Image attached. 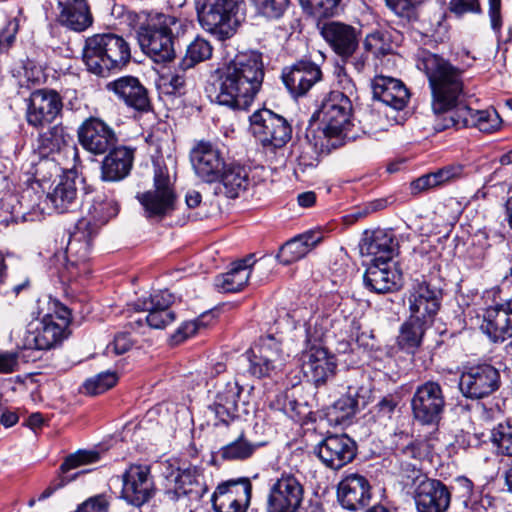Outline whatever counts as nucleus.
I'll list each match as a JSON object with an SVG mask.
<instances>
[{
	"label": "nucleus",
	"mask_w": 512,
	"mask_h": 512,
	"mask_svg": "<svg viewBox=\"0 0 512 512\" xmlns=\"http://www.w3.org/2000/svg\"><path fill=\"white\" fill-rule=\"evenodd\" d=\"M263 79L261 53H239L228 65L216 71L210 97L233 110H247L259 92Z\"/></svg>",
	"instance_id": "f257e3e1"
},
{
	"label": "nucleus",
	"mask_w": 512,
	"mask_h": 512,
	"mask_svg": "<svg viewBox=\"0 0 512 512\" xmlns=\"http://www.w3.org/2000/svg\"><path fill=\"white\" fill-rule=\"evenodd\" d=\"M432 93V110L444 113L452 109L464 96L462 71L436 54L422 60Z\"/></svg>",
	"instance_id": "f03ea898"
},
{
	"label": "nucleus",
	"mask_w": 512,
	"mask_h": 512,
	"mask_svg": "<svg viewBox=\"0 0 512 512\" xmlns=\"http://www.w3.org/2000/svg\"><path fill=\"white\" fill-rule=\"evenodd\" d=\"M187 28L182 20L160 14L139 27L138 42L154 62H169L175 57V41L185 34Z\"/></svg>",
	"instance_id": "7ed1b4c3"
},
{
	"label": "nucleus",
	"mask_w": 512,
	"mask_h": 512,
	"mask_svg": "<svg viewBox=\"0 0 512 512\" xmlns=\"http://www.w3.org/2000/svg\"><path fill=\"white\" fill-rule=\"evenodd\" d=\"M131 59L129 43L115 33H98L85 40L83 61L87 70L97 76L121 69Z\"/></svg>",
	"instance_id": "20e7f679"
},
{
	"label": "nucleus",
	"mask_w": 512,
	"mask_h": 512,
	"mask_svg": "<svg viewBox=\"0 0 512 512\" xmlns=\"http://www.w3.org/2000/svg\"><path fill=\"white\" fill-rule=\"evenodd\" d=\"M88 222L78 221L71 233L64 252L55 253L51 263L62 283L77 280L88 275V260L93 239L97 236L88 230Z\"/></svg>",
	"instance_id": "39448f33"
},
{
	"label": "nucleus",
	"mask_w": 512,
	"mask_h": 512,
	"mask_svg": "<svg viewBox=\"0 0 512 512\" xmlns=\"http://www.w3.org/2000/svg\"><path fill=\"white\" fill-rule=\"evenodd\" d=\"M327 327L319 319H310L306 327L307 349L303 352V371L305 376L316 387L325 385L335 376L337 363L335 356L326 348L320 346Z\"/></svg>",
	"instance_id": "423d86ee"
},
{
	"label": "nucleus",
	"mask_w": 512,
	"mask_h": 512,
	"mask_svg": "<svg viewBox=\"0 0 512 512\" xmlns=\"http://www.w3.org/2000/svg\"><path fill=\"white\" fill-rule=\"evenodd\" d=\"M200 26L219 39L230 38L240 24L244 0H194Z\"/></svg>",
	"instance_id": "0eeeda50"
},
{
	"label": "nucleus",
	"mask_w": 512,
	"mask_h": 512,
	"mask_svg": "<svg viewBox=\"0 0 512 512\" xmlns=\"http://www.w3.org/2000/svg\"><path fill=\"white\" fill-rule=\"evenodd\" d=\"M323 127L316 130L324 138L346 137L353 126V105L350 98L340 91L329 92L313 115Z\"/></svg>",
	"instance_id": "6e6552de"
},
{
	"label": "nucleus",
	"mask_w": 512,
	"mask_h": 512,
	"mask_svg": "<svg viewBox=\"0 0 512 512\" xmlns=\"http://www.w3.org/2000/svg\"><path fill=\"white\" fill-rule=\"evenodd\" d=\"M70 311L61 306L54 314H46L39 322L30 323L23 337V348L47 350L67 337Z\"/></svg>",
	"instance_id": "1a4fd4ad"
},
{
	"label": "nucleus",
	"mask_w": 512,
	"mask_h": 512,
	"mask_svg": "<svg viewBox=\"0 0 512 512\" xmlns=\"http://www.w3.org/2000/svg\"><path fill=\"white\" fill-rule=\"evenodd\" d=\"M136 199L144 209L147 218L162 219L175 209L177 195L168 169L156 165L153 188L138 193Z\"/></svg>",
	"instance_id": "9d476101"
},
{
	"label": "nucleus",
	"mask_w": 512,
	"mask_h": 512,
	"mask_svg": "<svg viewBox=\"0 0 512 512\" xmlns=\"http://www.w3.org/2000/svg\"><path fill=\"white\" fill-rule=\"evenodd\" d=\"M249 130L265 148L278 149L292 137V127L281 115L270 109L256 110L249 116Z\"/></svg>",
	"instance_id": "9b49d317"
},
{
	"label": "nucleus",
	"mask_w": 512,
	"mask_h": 512,
	"mask_svg": "<svg viewBox=\"0 0 512 512\" xmlns=\"http://www.w3.org/2000/svg\"><path fill=\"white\" fill-rule=\"evenodd\" d=\"M412 415L423 425L437 424L444 412L446 400L439 382L428 380L418 385L410 401Z\"/></svg>",
	"instance_id": "f8f14e48"
},
{
	"label": "nucleus",
	"mask_w": 512,
	"mask_h": 512,
	"mask_svg": "<svg viewBox=\"0 0 512 512\" xmlns=\"http://www.w3.org/2000/svg\"><path fill=\"white\" fill-rule=\"evenodd\" d=\"M304 499V486L293 473L283 472L269 487L267 512H298Z\"/></svg>",
	"instance_id": "ddd939ff"
},
{
	"label": "nucleus",
	"mask_w": 512,
	"mask_h": 512,
	"mask_svg": "<svg viewBox=\"0 0 512 512\" xmlns=\"http://www.w3.org/2000/svg\"><path fill=\"white\" fill-rule=\"evenodd\" d=\"M500 373L493 365L483 363L469 367L459 380L463 396L472 400L483 399L500 387Z\"/></svg>",
	"instance_id": "4468645a"
},
{
	"label": "nucleus",
	"mask_w": 512,
	"mask_h": 512,
	"mask_svg": "<svg viewBox=\"0 0 512 512\" xmlns=\"http://www.w3.org/2000/svg\"><path fill=\"white\" fill-rule=\"evenodd\" d=\"M190 162L197 177L209 184L219 180L220 172L227 163L219 145L206 140L194 144L190 151Z\"/></svg>",
	"instance_id": "2eb2a0df"
},
{
	"label": "nucleus",
	"mask_w": 512,
	"mask_h": 512,
	"mask_svg": "<svg viewBox=\"0 0 512 512\" xmlns=\"http://www.w3.org/2000/svg\"><path fill=\"white\" fill-rule=\"evenodd\" d=\"M122 497L132 505L141 506L155 494L154 480L147 465H130L122 475Z\"/></svg>",
	"instance_id": "dca6fc26"
},
{
	"label": "nucleus",
	"mask_w": 512,
	"mask_h": 512,
	"mask_svg": "<svg viewBox=\"0 0 512 512\" xmlns=\"http://www.w3.org/2000/svg\"><path fill=\"white\" fill-rule=\"evenodd\" d=\"M320 461L332 470H339L352 462L357 453V445L346 434L326 436L316 447Z\"/></svg>",
	"instance_id": "f3484780"
},
{
	"label": "nucleus",
	"mask_w": 512,
	"mask_h": 512,
	"mask_svg": "<svg viewBox=\"0 0 512 512\" xmlns=\"http://www.w3.org/2000/svg\"><path fill=\"white\" fill-rule=\"evenodd\" d=\"M63 101L59 93L51 89H38L31 93L26 118L29 125L42 127L53 122L62 112Z\"/></svg>",
	"instance_id": "a211bd4d"
},
{
	"label": "nucleus",
	"mask_w": 512,
	"mask_h": 512,
	"mask_svg": "<svg viewBox=\"0 0 512 512\" xmlns=\"http://www.w3.org/2000/svg\"><path fill=\"white\" fill-rule=\"evenodd\" d=\"M80 145L88 152L100 155L118 141L114 129L98 117L87 118L77 130Z\"/></svg>",
	"instance_id": "6ab92c4d"
},
{
	"label": "nucleus",
	"mask_w": 512,
	"mask_h": 512,
	"mask_svg": "<svg viewBox=\"0 0 512 512\" xmlns=\"http://www.w3.org/2000/svg\"><path fill=\"white\" fill-rule=\"evenodd\" d=\"M251 493L252 484L246 478L221 483L212 496L213 507L217 512H245Z\"/></svg>",
	"instance_id": "aec40b11"
},
{
	"label": "nucleus",
	"mask_w": 512,
	"mask_h": 512,
	"mask_svg": "<svg viewBox=\"0 0 512 512\" xmlns=\"http://www.w3.org/2000/svg\"><path fill=\"white\" fill-rule=\"evenodd\" d=\"M481 331L493 343H502L512 337V300L488 305L482 309Z\"/></svg>",
	"instance_id": "412c9836"
},
{
	"label": "nucleus",
	"mask_w": 512,
	"mask_h": 512,
	"mask_svg": "<svg viewBox=\"0 0 512 512\" xmlns=\"http://www.w3.org/2000/svg\"><path fill=\"white\" fill-rule=\"evenodd\" d=\"M116 98L127 108L138 113L149 112L152 108L147 88L134 76H122L106 85Z\"/></svg>",
	"instance_id": "4be33fe9"
},
{
	"label": "nucleus",
	"mask_w": 512,
	"mask_h": 512,
	"mask_svg": "<svg viewBox=\"0 0 512 512\" xmlns=\"http://www.w3.org/2000/svg\"><path fill=\"white\" fill-rule=\"evenodd\" d=\"M319 65L310 60H300L282 71V81L293 98L305 96L322 80Z\"/></svg>",
	"instance_id": "5701e85b"
},
{
	"label": "nucleus",
	"mask_w": 512,
	"mask_h": 512,
	"mask_svg": "<svg viewBox=\"0 0 512 512\" xmlns=\"http://www.w3.org/2000/svg\"><path fill=\"white\" fill-rule=\"evenodd\" d=\"M371 497V485L364 475L347 474L337 485V500L348 511L363 509L369 504Z\"/></svg>",
	"instance_id": "b1692460"
},
{
	"label": "nucleus",
	"mask_w": 512,
	"mask_h": 512,
	"mask_svg": "<svg viewBox=\"0 0 512 512\" xmlns=\"http://www.w3.org/2000/svg\"><path fill=\"white\" fill-rule=\"evenodd\" d=\"M442 293L426 281L416 282L409 292L410 316L424 323H432L440 308Z\"/></svg>",
	"instance_id": "393cba45"
},
{
	"label": "nucleus",
	"mask_w": 512,
	"mask_h": 512,
	"mask_svg": "<svg viewBox=\"0 0 512 512\" xmlns=\"http://www.w3.org/2000/svg\"><path fill=\"white\" fill-rule=\"evenodd\" d=\"M452 493L448 486L438 479L426 478L415 490V504L418 512H447Z\"/></svg>",
	"instance_id": "a878e982"
},
{
	"label": "nucleus",
	"mask_w": 512,
	"mask_h": 512,
	"mask_svg": "<svg viewBox=\"0 0 512 512\" xmlns=\"http://www.w3.org/2000/svg\"><path fill=\"white\" fill-rule=\"evenodd\" d=\"M206 492L203 476L196 467L178 469L166 478L165 494L170 500H178L182 496L199 498Z\"/></svg>",
	"instance_id": "bb28decb"
},
{
	"label": "nucleus",
	"mask_w": 512,
	"mask_h": 512,
	"mask_svg": "<svg viewBox=\"0 0 512 512\" xmlns=\"http://www.w3.org/2000/svg\"><path fill=\"white\" fill-rule=\"evenodd\" d=\"M397 248L395 235L388 229L365 231L360 243L361 254L371 257L370 263L392 261Z\"/></svg>",
	"instance_id": "cd10ccee"
},
{
	"label": "nucleus",
	"mask_w": 512,
	"mask_h": 512,
	"mask_svg": "<svg viewBox=\"0 0 512 512\" xmlns=\"http://www.w3.org/2000/svg\"><path fill=\"white\" fill-rule=\"evenodd\" d=\"M321 34L343 60L352 57L358 48V31L351 25L337 21L328 22L322 27Z\"/></svg>",
	"instance_id": "c85d7f7f"
},
{
	"label": "nucleus",
	"mask_w": 512,
	"mask_h": 512,
	"mask_svg": "<svg viewBox=\"0 0 512 512\" xmlns=\"http://www.w3.org/2000/svg\"><path fill=\"white\" fill-rule=\"evenodd\" d=\"M101 162L100 178L106 182H118L131 172L135 158V149L131 146H114Z\"/></svg>",
	"instance_id": "c756f323"
},
{
	"label": "nucleus",
	"mask_w": 512,
	"mask_h": 512,
	"mask_svg": "<svg viewBox=\"0 0 512 512\" xmlns=\"http://www.w3.org/2000/svg\"><path fill=\"white\" fill-rule=\"evenodd\" d=\"M400 281L401 274L392 261L369 263L363 277L365 287L378 294L397 291Z\"/></svg>",
	"instance_id": "7c9ffc66"
},
{
	"label": "nucleus",
	"mask_w": 512,
	"mask_h": 512,
	"mask_svg": "<svg viewBox=\"0 0 512 512\" xmlns=\"http://www.w3.org/2000/svg\"><path fill=\"white\" fill-rule=\"evenodd\" d=\"M60 25L75 32H83L93 24V15L87 0H57Z\"/></svg>",
	"instance_id": "2f4dec72"
},
{
	"label": "nucleus",
	"mask_w": 512,
	"mask_h": 512,
	"mask_svg": "<svg viewBox=\"0 0 512 512\" xmlns=\"http://www.w3.org/2000/svg\"><path fill=\"white\" fill-rule=\"evenodd\" d=\"M242 387L236 381H229L221 388L215 397L213 404L209 409L215 414V417L226 426L239 423L236 421L238 402Z\"/></svg>",
	"instance_id": "473e14b6"
},
{
	"label": "nucleus",
	"mask_w": 512,
	"mask_h": 512,
	"mask_svg": "<svg viewBox=\"0 0 512 512\" xmlns=\"http://www.w3.org/2000/svg\"><path fill=\"white\" fill-rule=\"evenodd\" d=\"M373 97L396 110L403 109L409 99L404 83L387 76H376L372 81Z\"/></svg>",
	"instance_id": "72a5a7b5"
},
{
	"label": "nucleus",
	"mask_w": 512,
	"mask_h": 512,
	"mask_svg": "<svg viewBox=\"0 0 512 512\" xmlns=\"http://www.w3.org/2000/svg\"><path fill=\"white\" fill-rule=\"evenodd\" d=\"M255 262L254 255L252 254L233 262L229 271L215 278L214 285L216 289L223 293L241 291L248 283L251 268Z\"/></svg>",
	"instance_id": "f704fd0d"
},
{
	"label": "nucleus",
	"mask_w": 512,
	"mask_h": 512,
	"mask_svg": "<svg viewBox=\"0 0 512 512\" xmlns=\"http://www.w3.org/2000/svg\"><path fill=\"white\" fill-rule=\"evenodd\" d=\"M323 240L320 231L310 230L287 241L277 254L278 260L289 265L305 257Z\"/></svg>",
	"instance_id": "c9c22d12"
},
{
	"label": "nucleus",
	"mask_w": 512,
	"mask_h": 512,
	"mask_svg": "<svg viewBox=\"0 0 512 512\" xmlns=\"http://www.w3.org/2000/svg\"><path fill=\"white\" fill-rule=\"evenodd\" d=\"M48 208L57 213L73 211L78 206L77 187L75 179L62 176L52 192L46 195Z\"/></svg>",
	"instance_id": "e433bc0d"
},
{
	"label": "nucleus",
	"mask_w": 512,
	"mask_h": 512,
	"mask_svg": "<svg viewBox=\"0 0 512 512\" xmlns=\"http://www.w3.org/2000/svg\"><path fill=\"white\" fill-rule=\"evenodd\" d=\"M239 424L231 425L235 432L234 439L217 451V456L223 461H245L251 458L261 446L258 443L249 441Z\"/></svg>",
	"instance_id": "4c0bfd02"
},
{
	"label": "nucleus",
	"mask_w": 512,
	"mask_h": 512,
	"mask_svg": "<svg viewBox=\"0 0 512 512\" xmlns=\"http://www.w3.org/2000/svg\"><path fill=\"white\" fill-rule=\"evenodd\" d=\"M118 205L113 199L97 197L90 205L87 215L79 221L88 222L87 229L98 234L102 226L118 214Z\"/></svg>",
	"instance_id": "58836bf2"
},
{
	"label": "nucleus",
	"mask_w": 512,
	"mask_h": 512,
	"mask_svg": "<svg viewBox=\"0 0 512 512\" xmlns=\"http://www.w3.org/2000/svg\"><path fill=\"white\" fill-rule=\"evenodd\" d=\"M220 182L228 198H236L244 192L249 185V175L246 168L236 162H227L221 172Z\"/></svg>",
	"instance_id": "ea45409f"
},
{
	"label": "nucleus",
	"mask_w": 512,
	"mask_h": 512,
	"mask_svg": "<svg viewBox=\"0 0 512 512\" xmlns=\"http://www.w3.org/2000/svg\"><path fill=\"white\" fill-rule=\"evenodd\" d=\"M72 137L62 125H54L38 137V151L43 157L70 147Z\"/></svg>",
	"instance_id": "a19ab883"
},
{
	"label": "nucleus",
	"mask_w": 512,
	"mask_h": 512,
	"mask_svg": "<svg viewBox=\"0 0 512 512\" xmlns=\"http://www.w3.org/2000/svg\"><path fill=\"white\" fill-rule=\"evenodd\" d=\"M427 325V323L410 316L400 327L397 336L398 347L407 353H415L421 345Z\"/></svg>",
	"instance_id": "79ce46f5"
},
{
	"label": "nucleus",
	"mask_w": 512,
	"mask_h": 512,
	"mask_svg": "<svg viewBox=\"0 0 512 512\" xmlns=\"http://www.w3.org/2000/svg\"><path fill=\"white\" fill-rule=\"evenodd\" d=\"M308 146L303 147L297 157L298 165L303 169L314 167L318 164V157L321 152H328L332 147L324 143V137L316 132V129L310 127L305 136Z\"/></svg>",
	"instance_id": "37998d69"
},
{
	"label": "nucleus",
	"mask_w": 512,
	"mask_h": 512,
	"mask_svg": "<svg viewBox=\"0 0 512 512\" xmlns=\"http://www.w3.org/2000/svg\"><path fill=\"white\" fill-rule=\"evenodd\" d=\"M252 348L259 352L260 360L264 359L270 362L277 370L283 368L286 357H288L283 352L281 342L273 335L261 337Z\"/></svg>",
	"instance_id": "c03bdc74"
},
{
	"label": "nucleus",
	"mask_w": 512,
	"mask_h": 512,
	"mask_svg": "<svg viewBox=\"0 0 512 512\" xmlns=\"http://www.w3.org/2000/svg\"><path fill=\"white\" fill-rule=\"evenodd\" d=\"M174 301L173 295L167 290H159L151 293L149 296L138 298L132 306L136 311H143L150 314L152 312L170 310Z\"/></svg>",
	"instance_id": "a18cd8bd"
},
{
	"label": "nucleus",
	"mask_w": 512,
	"mask_h": 512,
	"mask_svg": "<svg viewBox=\"0 0 512 512\" xmlns=\"http://www.w3.org/2000/svg\"><path fill=\"white\" fill-rule=\"evenodd\" d=\"M211 55L212 46L209 41L197 37L187 46L186 54L180 62V67L183 70L192 68L196 64L209 59Z\"/></svg>",
	"instance_id": "49530a36"
},
{
	"label": "nucleus",
	"mask_w": 512,
	"mask_h": 512,
	"mask_svg": "<svg viewBox=\"0 0 512 512\" xmlns=\"http://www.w3.org/2000/svg\"><path fill=\"white\" fill-rule=\"evenodd\" d=\"M358 409V399L350 393L343 395L335 401L330 408V415H335L338 423H343L355 415Z\"/></svg>",
	"instance_id": "de8ad7c7"
},
{
	"label": "nucleus",
	"mask_w": 512,
	"mask_h": 512,
	"mask_svg": "<svg viewBox=\"0 0 512 512\" xmlns=\"http://www.w3.org/2000/svg\"><path fill=\"white\" fill-rule=\"evenodd\" d=\"M364 48L376 57L389 54L392 51V43L387 33L374 31L368 34L364 40Z\"/></svg>",
	"instance_id": "09e8293b"
},
{
	"label": "nucleus",
	"mask_w": 512,
	"mask_h": 512,
	"mask_svg": "<svg viewBox=\"0 0 512 512\" xmlns=\"http://www.w3.org/2000/svg\"><path fill=\"white\" fill-rule=\"evenodd\" d=\"M449 123L445 128L455 127L456 129L472 127L474 122V113L476 110L468 105L462 104V100L450 109Z\"/></svg>",
	"instance_id": "8fccbe9b"
},
{
	"label": "nucleus",
	"mask_w": 512,
	"mask_h": 512,
	"mask_svg": "<svg viewBox=\"0 0 512 512\" xmlns=\"http://www.w3.org/2000/svg\"><path fill=\"white\" fill-rule=\"evenodd\" d=\"M176 319L175 312L173 310H164L158 312H152L147 314L143 319L139 318L134 323H130V326L135 329L139 328L145 322L152 329H165L171 325Z\"/></svg>",
	"instance_id": "3c124183"
},
{
	"label": "nucleus",
	"mask_w": 512,
	"mask_h": 512,
	"mask_svg": "<svg viewBox=\"0 0 512 512\" xmlns=\"http://www.w3.org/2000/svg\"><path fill=\"white\" fill-rule=\"evenodd\" d=\"M474 122L472 127L485 133L498 131L502 125V119L494 109L476 110L474 113Z\"/></svg>",
	"instance_id": "603ef678"
},
{
	"label": "nucleus",
	"mask_w": 512,
	"mask_h": 512,
	"mask_svg": "<svg viewBox=\"0 0 512 512\" xmlns=\"http://www.w3.org/2000/svg\"><path fill=\"white\" fill-rule=\"evenodd\" d=\"M491 439L499 453L512 456V422L499 423L492 430Z\"/></svg>",
	"instance_id": "864d4df0"
},
{
	"label": "nucleus",
	"mask_w": 512,
	"mask_h": 512,
	"mask_svg": "<svg viewBox=\"0 0 512 512\" xmlns=\"http://www.w3.org/2000/svg\"><path fill=\"white\" fill-rule=\"evenodd\" d=\"M289 0H252L257 13L268 19L281 18L289 7Z\"/></svg>",
	"instance_id": "5fc2aeb1"
},
{
	"label": "nucleus",
	"mask_w": 512,
	"mask_h": 512,
	"mask_svg": "<svg viewBox=\"0 0 512 512\" xmlns=\"http://www.w3.org/2000/svg\"><path fill=\"white\" fill-rule=\"evenodd\" d=\"M117 380V375L114 372H102L93 378L87 379L84 383V389L90 395H98L112 388Z\"/></svg>",
	"instance_id": "6e6d98bb"
},
{
	"label": "nucleus",
	"mask_w": 512,
	"mask_h": 512,
	"mask_svg": "<svg viewBox=\"0 0 512 512\" xmlns=\"http://www.w3.org/2000/svg\"><path fill=\"white\" fill-rule=\"evenodd\" d=\"M249 361L248 372L257 378L270 377L273 373L278 371L274 365L266 360H260L259 352L252 347L246 352Z\"/></svg>",
	"instance_id": "4d7b16f0"
},
{
	"label": "nucleus",
	"mask_w": 512,
	"mask_h": 512,
	"mask_svg": "<svg viewBox=\"0 0 512 512\" xmlns=\"http://www.w3.org/2000/svg\"><path fill=\"white\" fill-rule=\"evenodd\" d=\"M100 454L96 451H78L66 457L65 461L61 464L60 470L62 473H67L71 469H75L81 465L97 462Z\"/></svg>",
	"instance_id": "13d9d810"
},
{
	"label": "nucleus",
	"mask_w": 512,
	"mask_h": 512,
	"mask_svg": "<svg viewBox=\"0 0 512 512\" xmlns=\"http://www.w3.org/2000/svg\"><path fill=\"white\" fill-rule=\"evenodd\" d=\"M300 3L319 17H329L337 13L340 0H300Z\"/></svg>",
	"instance_id": "bf43d9fd"
},
{
	"label": "nucleus",
	"mask_w": 512,
	"mask_h": 512,
	"mask_svg": "<svg viewBox=\"0 0 512 512\" xmlns=\"http://www.w3.org/2000/svg\"><path fill=\"white\" fill-rule=\"evenodd\" d=\"M400 399L398 396L389 394L384 396L374 407V416L378 420L391 419L394 415Z\"/></svg>",
	"instance_id": "052dcab7"
},
{
	"label": "nucleus",
	"mask_w": 512,
	"mask_h": 512,
	"mask_svg": "<svg viewBox=\"0 0 512 512\" xmlns=\"http://www.w3.org/2000/svg\"><path fill=\"white\" fill-rule=\"evenodd\" d=\"M19 24L17 19H10L1 29L0 34V50L8 49L14 42L18 32Z\"/></svg>",
	"instance_id": "680f3d73"
},
{
	"label": "nucleus",
	"mask_w": 512,
	"mask_h": 512,
	"mask_svg": "<svg viewBox=\"0 0 512 512\" xmlns=\"http://www.w3.org/2000/svg\"><path fill=\"white\" fill-rule=\"evenodd\" d=\"M108 506L104 495H96L82 503L76 512H107Z\"/></svg>",
	"instance_id": "e2e57ef3"
},
{
	"label": "nucleus",
	"mask_w": 512,
	"mask_h": 512,
	"mask_svg": "<svg viewBox=\"0 0 512 512\" xmlns=\"http://www.w3.org/2000/svg\"><path fill=\"white\" fill-rule=\"evenodd\" d=\"M451 12L462 15L464 13H479L481 7L479 0H451L450 1Z\"/></svg>",
	"instance_id": "0e129e2a"
},
{
	"label": "nucleus",
	"mask_w": 512,
	"mask_h": 512,
	"mask_svg": "<svg viewBox=\"0 0 512 512\" xmlns=\"http://www.w3.org/2000/svg\"><path fill=\"white\" fill-rule=\"evenodd\" d=\"M436 186L437 181L435 180V176H433V173H429L412 181L410 190L413 195H416Z\"/></svg>",
	"instance_id": "69168bd1"
},
{
	"label": "nucleus",
	"mask_w": 512,
	"mask_h": 512,
	"mask_svg": "<svg viewBox=\"0 0 512 512\" xmlns=\"http://www.w3.org/2000/svg\"><path fill=\"white\" fill-rule=\"evenodd\" d=\"M18 355L14 352H0V373L8 374L17 370Z\"/></svg>",
	"instance_id": "338daca9"
},
{
	"label": "nucleus",
	"mask_w": 512,
	"mask_h": 512,
	"mask_svg": "<svg viewBox=\"0 0 512 512\" xmlns=\"http://www.w3.org/2000/svg\"><path fill=\"white\" fill-rule=\"evenodd\" d=\"M132 346V342L127 334L121 333L115 336L113 342L107 346L108 351L117 355L126 353Z\"/></svg>",
	"instance_id": "774afa93"
}]
</instances>
